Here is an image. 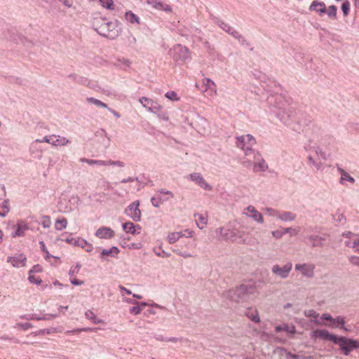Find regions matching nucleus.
Returning a JSON list of instances; mask_svg holds the SVG:
<instances>
[{"label": "nucleus", "instance_id": "nucleus-1", "mask_svg": "<svg viewBox=\"0 0 359 359\" xmlns=\"http://www.w3.org/2000/svg\"><path fill=\"white\" fill-rule=\"evenodd\" d=\"M93 27L100 35L111 40L116 39L120 34L121 28L118 21L106 22L104 19L95 20Z\"/></svg>", "mask_w": 359, "mask_h": 359}, {"label": "nucleus", "instance_id": "nucleus-2", "mask_svg": "<svg viewBox=\"0 0 359 359\" xmlns=\"http://www.w3.org/2000/svg\"><path fill=\"white\" fill-rule=\"evenodd\" d=\"M274 103V107L277 111H275L276 117L285 125L290 126L293 122L295 112L290 107L280 95H277Z\"/></svg>", "mask_w": 359, "mask_h": 359}, {"label": "nucleus", "instance_id": "nucleus-3", "mask_svg": "<svg viewBox=\"0 0 359 359\" xmlns=\"http://www.w3.org/2000/svg\"><path fill=\"white\" fill-rule=\"evenodd\" d=\"M255 291L252 285L241 284L239 286L230 289L224 292V296L236 303L244 302L248 300L250 295Z\"/></svg>", "mask_w": 359, "mask_h": 359}, {"label": "nucleus", "instance_id": "nucleus-4", "mask_svg": "<svg viewBox=\"0 0 359 359\" xmlns=\"http://www.w3.org/2000/svg\"><path fill=\"white\" fill-rule=\"evenodd\" d=\"M220 236L226 241L237 242L239 243H245V232L238 229L230 230L224 227L219 228Z\"/></svg>", "mask_w": 359, "mask_h": 359}, {"label": "nucleus", "instance_id": "nucleus-5", "mask_svg": "<svg viewBox=\"0 0 359 359\" xmlns=\"http://www.w3.org/2000/svg\"><path fill=\"white\" fill-rule=\"evenodd\" d=\"M236 146L243 150L245 156H250L254 153L252 147L256 144L255 138L250 134L236 137Z\"/></svg>", "mask_w": 359, "mask_h": 359}, {"label": "nucleus", "instance_id": "nucleus-6", "mask_svg": "<svg viewBox=\"0 0 359 359\" xmlns=\"http://www.w3.org/2000/svg\"><path fill=\"white\" fill-rule=\"evenodd\" d=\"M356 341L357 339L337 336L334 344L339 346L340 351L344 355H348L354 349H356Z\"/></svg>", "mask_w": 359, "mask_h": 359}, {"label": "nucleus", "instance_id": "nucleus-7", "mask_svg": "<svg viewBox=\"0 0 359 359\" xmlns=\"http://www.w3.org/2000/svg\"><path fill=\"white\" fill-rule=\"evenodd\" d=\"M170 51L173 60L176 62H185L190 58L189 49L181 44H176Z\"/></svg>", "mask_w": 359, "mask_h": 359}, {"label": "nucleus", "instance_id": "nucleus-8", "mask_svg": "<svg viewBox=\"0 0 359 359\" xmlns=\"http://www.w3.org/2000/svg\"><path fill=\"white\" fill-rule=\"evenodd\" d=\"M292 269V263L287 262L285 265L280 266L278 264H274L271 268V272L275 276L285 279L287 278Z\"/></svg>", "mask_w": 359, "mask_h": 359}, {"label": "nucleus", "instance_id": "nucleus-9", "mask_svg": "<svg viewBox=\"0 0 359 359\" xmlns=\"http://www.w3.org/2000/svg\"><path fill=\"white\" fill-rule=\"evenodd\" d=\"M140 201H135L130 204L124 210V213L135 222L141 220V210L139 208Z\"/></svg>", "mask_w": 359, "mask_h": 359}, {"label": "nucleus", "instance_id": "nucleus-10", "mask_svg": "<svg viewBox=\"0 0 359 359\" xmlns=\"http://www.w3.org/2000/svg\"><path fill=\"white\" fill-rule=\"evenodd\" d=\"M316 266L312 263L297 264L294 269L297 271H299L304 277L311 278L314 276V270Z\"/></svg>", "mask_w": 359, "mask_h": 359}, {"label": "nucleus", "instance_id": "nucleus-11", "mask_svg": "<svg viewBox=\"0 0 359 359\" xmlns=\"http://www.w3.org/2000/svg\"><path fill=\"white\" fill-rule=\"evenodd\" d=\"M139 101L144 108L152 113L156 114L162 109V106L160 104L148 97H142Z\"/></svg>", "mask_w": 359, "mask_h": 359}, {"label": "nucleus", "instance_id": "nucleus-12", "mask_svg": "<svg viewBox=\"0 0 359 359\" xmlns=\"http://www.w3.org/2000/svg\"><path fill=\"white\" fill-rule=\"evenodd\" d=\"M189 179L205 190L211 191L212 189V186L205 180L202 175L199 172L190 174Z\"/></svg>", "mask_w": 359, "mask_h": 359}, {"label": "nucleus", "instance_id": "nucleus-13", "mask_svg": "<svg viewBox=\"0 0 359 359\" xmlns=\"http://www.w3.org/2000/svg\"><path fill=\"white\" fill-rule=\"evenodd\" d=\"M312 338H320L323 340L330 341L334 344L337 335L330 333L327 330L317 329L312 332Z\"/></svg>", "mask_w": 359, "mask_h": 359}, {"label": "nucleus", "instance_id": "nucleus-14", "mask_svg": "<svg viewBox=\"0 0 359 359\" xmlns=\"http://www.w3.org/2000/svg\"><path fill=\"white\" fill-rule=\"evenodd\" d=\"M65 241L75 246H79L84 248L86 252H91L93 249L92 244L88 243L86 240L81 238H78L76 239L74 238H65Z\"/></svg>", "mask_w": 359, "mask_h": 359}, {"label": "nucleus", "instance_id": "nucleus-15", "mask_svg": "<svg viewBox=\"0 0 359 359\" xmlns=\"http://www.w3.org/2000/svg\"><path fill=\"white\" fill-rule=\"evenodd\" d=\"M27 262L26 257L21 254L18 256L8 257L7 262L12 264L13 266L19 268L25 266Z\"/></svg>", "mask_w": 359, "mask_h": 359}, {"label": "nucleus", "instance_id": "nucleus-16", "mask_svg": "<svg viewBox=\"0 0 359 359\" xmlns=\"http://www.w3.org/2000/svg\"><path fill=\"white\" fill-rule=\"evenodd\" d=\"M114 235V231L110 227L107 226L100 227L95 232V236L102 239H109Z\"/></svg>", "mask_w": 359, "mask_h": 359}, {"label": "nucleus", "instance_id": "nucleus-17", "mask_svg": "<svg viewBox=\"0 0 359 359\" xmlns=\"http://www.w3.org/2000/svg\"><path fill=\"white\" fill-rule=\"evenodd\" d=\"M15 231L12 233V237H22L25 235L26 231L29 229V226L27 224L22 221H20L17 223V224L15 226Z\"/></svg>", "mask_w": 359, "mask_h": 359}, {"label": "nucleus", "instance_id": "nucleus-18", "mask_svg": "<svg viewBox=\"0 0 359 359\" xmlns=\"http://www.w3.org/2000/svg\"><path fill=\"white\" fill-rule=\"evenodd\" d=\"M309 11H315L320 15L326 13V5L323 1H313L309 6Z\"/></svg>", "mask_w": 359, "mask_h": 359}, {"label": "nucleus", "instance_id": "nucleus-19", "mask_svg": "<svg viewBox=\"0 0 359 359\" xmlns=\"http://www.w3.org/2000/svg\"><path fill=\"white\" fill-rule=\"evenodd\" d=\"M246 210L250 213H245L248 217L252 218L258 223L262 224L264 222L262 215L259 211H257L254 206L249 205Z\"/></svg>", "mask_w": 359, "mask_h": 359}, {"label": "nucleus", "instance_id": "nucleus-20", "mask_svg": "<svg viewBox=\"0 0 359 359\" xmlns=\"http://www.w3.org/2000/svg\"><path fill=\"white\" fill-rule=\"evenodd\" d=\"M54 137H56L55 135H46V136L43 137V138L41 140L36 139L34 141H33L31 143L30 148H29V151H30L31 154L34 153V149H35V147H36L38 146L39 143L46 142V143H49L51 144V142H53Z\"/></svg>", "mask_w": 359, "mask_h": 359}, {"label": "nucleus", "instance_id": "nucleus-21", "mask_svg": "<svg viewBox=\"0 0 359 359\" xmlns=\"http://www.w3.org/2000/svg\"><path fill=\"white\" fill-rule=\"evenodd\" d=\"M122 227L126 233H131L133 235L140 233V232H136V227H137L138 229H141L139 225L135 226L133 222H130L123 224Z\"/></svg>", "mask_w": 359, "mask_h": 359}, {"label": "nucleus", "instance_id": "nucleus-22", "mask_svg": "<svg viewBox=\"0 0 359 359\" xmlns=\"http://www.w3.org/2000/svg\"><path fill=\"white\" fill-rule=\"evenodd\" d=\"M119 252V249L116 246H113L109 249H103L100 252V257L102 258L103 256L116 257Z\"/></svg>", "mask_w": 359, "mask_h": 359}, {"label": "nucleus", "instance_id": "nucleus-23", "mask_svg": "<svg viewBox=\"0 0 359 359\" xmlns=\"http://www.w3.org/2000/svg\"><path fill=\"white\" fill-rule=\"evenodd\" d=\"M338 171L341 174V178L339 180L340 184H344V181H348L351 183H354L355 180L353 177H352L347 172H346L344 169L341 168L337 166Z\"/></svg>", "mask_w": 359, "mask_h": 359}, {"label": "nucleus", "instance_id": "nucleus-24", "mask_svg": "<svg viewBox=\"0 0 359 359\" xmlns=\"http://www.w3.org/2000/svg\"><path fill=\"white\" fill-rule=\"evenodd\" d=\"M275 330L276 332H280L282 331H285L286 332L290 333V334H295L296 333V328L294 325H292L290 327L287 324L284 323L282 325H277L275 327Z\"/></svg>", "mask_w": 359, "mask_h": 359}, {"label": "nucleus", "instance_id": "nucleus-25", "mask_svg": "<svg viewBox=\"0 0 359 359\" xmlns=\"http://www.w3.org/2000/svg\"><path fill=\"white\" fill-rule=\"evenodd\" d=\"M278 218L284 222H291L296 219V215L291 212H279Z\"/></svg>", "mask_w": 359, "mask_h": 359}, {"label": "nucleus", "instance_id": "nucleus-26", "mask_svg": "<svg viewBox=\"0 0 359 359\" xmlns=\"http://www.w3.org/2000/svg\"><path fill=\"white\" fill-rule=\"evenodd\" d=\"M169 198H163L160 194H156L154 196L151 198V204L158 208L163 202L168 201Z\"/></svg>", "mask_w": 359, "mask_h": 359}, {"label": "nucleus", "instance_id": "nucleus-27", "mask_svg": "<svg viewBox=\"0 0 359 359\" xmlns=\"http://www.w3.org/2000/svg\"><path fill=\"white\" fill-rule=\"evenodd\" d=\"M125 18H126V20L131 24H133V23H137L138 25L140 24V18L130 11H127L126 13Z\"/></svg>", "mask_w": 359, "mask_h": 359}, {"label": "nucleus", "instance_id": "nucleus-28", "mask_svg": "<svg viewBox=\"0 0 359 359\" xmlns=\"http://www.w3.org/2000/svg\"><path fill=\"white\" fill-rule=\"evenodd\" d=\"M184 236L182 231L172 232L168 236V241L169 243H175Z\"/></svg>", "mask_w": 359, "mask_h": 359}, {"label": "nucleus", "instance_id": "nucleus-29", "mask_svg": "<svg viewBox=\"0 0 359 359\" xmlns=\"http://www.w3.org/2000/svg\"><path fill=\"white\" fill-rule=\"evenodd\" d=\"M55 138L56 139L53 140V142H51V144L53 146H65L69 142V140L65 137L57 135Z\"/></svg>", "mask_w": 359, "mask_h": 359}, {"label": "nucleus", "instance_id": "nucleus-30", "mask_svg": "<svg viewBox=\"0 0 359 359\" xmlns=\"http://www.w3.org/2000/svg\"><path fill=\"white\" fill-rule=\"evenodd\" d=\"M57 316V315L55 314V315H47V316H44V317H40V316H38L36 314H32L29 317L22 316L21 318H25L27 320H50V319L56 317Z\"/></svg>", "mask_w": 359, "mask_h": 359}, {"label": "nucleus", "instance_id": "nucleus-31", "mask_svg": "<svg viewBox=\"0 0 359 359\" xmlns=\"http://www.w3.org/2000/svg\"><path fill=\"white\" fill-rule=\"evenodd\" d=\"M10 210L8 200H4L0 205V217H4Z\"/></svg>", "mask_w": 359, "mask_h": 359}, {"label": "nucleus", "instance_id": "nucleus-32", "mask_svg": "<svg viewBox=\"0 0 359 359\" xmlns=\"http://www.w3.org/2000/svg\"><path fill=\"white\" fill-rule=\"evenodd\" d=\"M332 323L333 325L336 324V325H334L335 327H338L339 325H341L340 327V329H342L345 331L348 330L346 327L344 326V325L345 323L344 318V317H342L341 316H338L336 318H334V320H332Z\"/></svg>", "mask_w": 359, "mask_h": 359}, {"label": "nucleus", "instance_id": "nucleus-33", "mask_svg": "<svg viewBox=\"0 0 359 359\" xmlns=\"http://www.w3.org/2000/svg\"><path fill=\"white\" fill-rule=\"evenodd\" d=\"M67 226V220L66 218L63 217L62 219H58L55 221V228L57 231H62L66 229Z\"/></svg>", "mask_w": 359, "mask_h": 359}, {"label": "nucleus", "instance_id": "nucleus-34", "mask_svg": "<svg viewBox=\"0 0 359 359\" xmlns=\"http://www.w3.org/2000/svg\"><path fill=\"white\" fill-rule=\"evenodd\" d=\"M268 169V165L266 163L264 159L263 158L259 162L255 163L254 165V171H265Z\"/></svg>", "mask_w": 359, "mask_h": 359}, {"label": "nucleus", "instance_id": "nucleus-35", "mask_svg": "<svg viewBox=\"0 0 359 359\" xmlns=\"http://www.w3.org/2000/svg\"><path fill=\"white\" fill-rule=\"evenodd\" d=\"M80 161L86 163L89 165H107L106 161L102 160H93L86 158H80Z\"/></svg>", "mask_w": 359, "mask_h": 359}, {"label": "nucleus", "instance_id": "nucleus-36", "mask_svg": "<svg viewBox=\"0 0 359 359\" xmlns=\"http://www.w3.org/2000/svg\"><path fill=\"white\" fill-rule=\"evenodd\" d=\"M86 100L88 103L93 104L96 105L97 107L108 109V106L107 105V104L104 103L101 100H97L96 98H94L92 97H87Z\"/></svg>", "mask_w": 359, "mask_h": 359}, {"label": "nucleus", "instance_id": "nucleus-37", "mask_svg": "<svg viewBox=\"0 0 359 359\" xmlns=\"http://www.w3.org/2000/svg\"><path fill=\"white\" fill-rule=\"evenodd\" d=\"M345 245L347 247L355 248V252L359 253V238L354 239L353 241H348L345 242Z\"/></svg>", "mask_w": 359, "mask_h": 359}, {"label": "nucleus", "instance_id": "nucleus-38", "mask_svg": "<svg viewBox=\"0 0 359 359\" xmlns=\"http://www.w3.org/2000/svg\"><path fill=\"white\" fill-rule=\"evenodd\" d=\"M318 235H311L308 237V240L310 242L311 245L313 248L317 247V246H323V243L318 242Z\"/></svg>", "mask_w": 359, "mask_h": 359}, {"label": "nucleus", "instance_id": "nucleus-39", "mask_svg": "<svg viewBox=\"0 0 359 359\" xmlns=\"http://www.w3.org/2000/svg\"><path fill=\"white\" fill-rule=\"evenodd\" d=\"M195 217H198L197 219V225L200 228V229H203L204 227V226L207 224V219L206 217H203L202 215H199V214H197V215H194Z\"/></svg>", "mask_w": 359, "mask_h": 359}, {"label": "nucleus", "instance_id": "nucleus-40", "mask_svg": "<svg viewBox=\"0 0 359 359\" xmlns=\"http://www.w3.org/2000/svg\"><path fill=\"white\" fill-rule=\"evenodd\" d=\"M172 252L184 258H189V257H192L191 254H190L187 251H182L181 249H180L177 247L174 248L172 249Z\"/></svg>", "mask_w": 359, "mask_h": 359}, {"label": "nucleus", "instance_id": "nucleus-41", "mask_svg": "<svg viewBox=\"0 0 359 359\" xmlns=\"http://www.w3.org/2000/svg\"><path fill=\"white\" fill-rule=\"evenodd\" d=\"M85 316H86L87 318L92 320L94 324H99L102 322L101 320L97 318L95 313L90 310H88L86 312Z\"/></svg>", "mask_w": 359, "mask_h": 359}, {"label": "nucleus", "instance_id": "nucleus-42", "mask_svg": "<svg viewBox=\"0 0 359 359\" xmlns=\"http://www.w3.org/2000/svg\"><path fill=\"white\" fill-rule=\"evenodd\" d=\"M100 3L102 7L108 10H114V5L113 0H100Z\"/></svg>", "mask_w": 359, "mask_h": 359}, {"label": "nucleus", "instance_id": "nucleus-43", "mask_svg": "<svg viewBox=\"0 0 359 359\" xmlns=\"http://www.w3.org/2000/svg\"><path fill=\"white\" fill-rule=\"evenodd\" d=\"M337 8L334 5L330 6L328 7L327 11L326 10V13L329 18H336L337 17Z\"/></svg>", "mask_w": 359, "mask_h": 359}, {"label": "nucleus", "instance_id": "nucleus-44", "mask_svg": "<svg viewBox=\"0 0 359 359\" xmlns=\"http://www.w3.org/2000/svg\"><path fill=\"white\" fill-rule=\"evenodd\" d=\"M229 34L233 36L235 39H238L243 44L246 41L245 39L233 28H232V30L230 32Z\"/></svg>", "mask_w": 359, "mask_h": 359}, {"label": "nucleus", "instance_id": "nucleus-45", "mask_svg": "<svg viewBox=\"0 0 359 359\" xmlns=\"http://www.w3.org/2000/svg\"><path fill=\"white\" fill-rule=\"evenodd\" d=\"M147 3L158 10L163 8V3L160 0H147Z\"/></svg>", "mask_w": 359, "mask_h": 359}, {"label": "nucleus", "instance_id": "nucleus-46", "mask_svg": "<svg viewBox=\"0 0 359 359\" xmlns=\"http://www.w3.org/2000/svg\"><path fill=\"white\" fill-rule=\"evenodd\" d=\"M39 245H40V246H41V249L42 252H44V253L46 254V255H45V259H49L50 257H53V255H50V253L48 252V250H47V248H46V245H45V243H44V242H43V241H40V242H39ZM54 258H55V259H58L59 257H54Z\"/></svg>", "mask_w": 359, "mask_h": 359}, {"label": "nucleus", "instance_id": "nucleus-47", "mask_svg": "<svg viewBox=\"0 0 359 359\" xmlns=\"http://www.w3.org/2000/svg\"><path fill=\"white\" fill-rule=\"evenodd\" d=\"M217 25L221 29H222L224 32H227L228 34L230 33L233 28L229 24L223 21H218Z\"/></svg>", "mask_w": 359, "mask_h": 359}, {"label": "nucleus", "instance_id": "nucleus-48", "mask_svg": "<svg viewBox=\"0 0 359 359\" xmlns=\"http://www.w3.org/2000/svg\"><path fill=\"white\" fill-rule=\"evenodd\" d=\"M41 225L43 228L48 229L51 226V220L50 216H43Z\"/></svg>", "mask_w": 359, "mask_h": 359}, {"label": "nucleus", "instance_id": "nucleus-49", "mask_svg": "<svg viewBox=\"0 0 359 359\" xmlns=\"http://www.w3.org/2000/svg\"><path fill=\"white\" fill-rule=\"evenodd\" d=\"M287 355L292 359H313V356H305L304 355L293 354L290 352L287 353Z\"/></svg>", "mask_w": 359, "mask_h": 359}, {"label": "nucleus", "instance_id": "nucleus-50", "mask_svg": "<svg viewBox=\"0 0 359 359\" xmlns=\"http://www.w3.org/2000/svg\"><path fill=\"white\" fill-rule=\"evenodd\" d=\"M341 10L344 16H346L350 10V3L346 0L341 5Z\"/></svg>", "mask_w": 359, "mask_h": 359}, {"label": "nucleus", "instance_id": "nucleus-51", "mask_svg": "<svg viewBox=\"0 0 359 359\" xmlns=\"http://www.w3.org/2000/svg\"><path fill=\"white\" fill-rule=\"evenodd\" d=\"M264 211L269 216H273V217H278L279 212L273 208H266L264 209Z\"/></svg>", "mask_w": 359, "mask_h": 359}, {"label": "nucleus", "instance_id": "nucleus-52", "mask_svg": "<svg viewBox=\"0 0 359 359\" xmlns=\"http://www.w3.org/2000/svg\"><path fill=\"white\" fill-rule=\"evenodd\" d=\"M28 280L31 283H34L36 285H40L42 282L41 279L39 277H36L33 275H29L28 277Z\"/></svg>", "mask_w": 359, "mask_h": 359}, {"label": "nucleus", "instance_id": "nucleus-53", "mask_svg": "<svg viewBox=\"0 0 359 359\" xmlns=\"http://www.w3.org/2000/svg\"><path fill=\"white\" fill-rule=\"evenodd\" d=\"M165 96L171 100H178L177 95L175 91H168L165 93Z\"/></svg>", "mask_w": 359, "mask_h": 359}, {"label": "nucleus", "instance_id": "nucleus-54", "mask_svg": "<svg viewBox=\"0 0 359 359\" xmlns=\"http://www.w3.org/2000/svg\"><path fill=\"white\" fill-rule=\"evenodd\" d=\"M304 315L306 317H313L314 318H316L318 317L319 314L313 309L306 310L304 311Z\"/></svg>", "mask_w": 359, "mask_h": 359}, {"label": "nucleus", "instance_id": "nucleus-55", "mask_svg": "<svg viewBox=\"0 0 359 359\" xmlns=\"http://www.w3.org/2000/svg\"><path fill=\"white\" fill-rule=\"evenodd\" d=\"M141 311L142 308L140 307V306H139V304H137V306H133L130 309V313L133 315H138L141 313Z\"/></svg>", "mask_w": 359, "mask_h": 359}, {"label": "nucleus", "instance_id": "nucleus-56", "mask_svg": "<svg viewBox=\"0 0 359 359\" xmlns=\"http://www.w3.org/2000/svg\"><path fill=\"white\" fill-rule=\"evenodd\" d=\"M251 155H253V164L254 165H255V163L259 162L263 159L261 154L258 151H255V150H254V153H251Z\"/></svg>", "mask_w": 359, "mask_h": 359}, {"label": "nucleus", "instance_id": "nucleus-57", "mask_svg": "<svg viewBox=\"0 0 359 359\" xmlns=\"http://www.w3.org/2000/svg\"><path fill=\"white\" fill-rule=\"evenodd\" d=\"M107 165H117L119 167H123L124 163L122 161H106Z\"/></svg>", "mask_w": 359, "mask_h": 359}, {"label": "nucleus", "instance_id": "nucleus-58", "mask_svg": "<svg viewBox=\"0 0 359 359\" xmlns=\"http://www.w3.org/2000/svg\"><path fill=\"white\" fill-rule=\"evenodd\" d=\"M156 114L160 119L163 120V121H168L169 117H168L167 112L162 111L161 110V111H158Z\"/></svg>", "mask_w": 359, "mask_h": 359}, {"label": "nucleus", "instance_id": "nucleus-59", "mask_svg": "<svg viewBox=\"0 0 359 359\" xmlns=\"http://www.w3.org/2000/svg\"><path fill=\"white\" fill-rule=\"evenodd\" d=\"M76 83L83 86H88L89 84V80L86 77L79 76Z\"/></svg>", "mask_w": 359, "mask_h": 359}, {"label": "nucleus", "instance_id": "nucleus-60", "mask_svg": "<svg viewBox=\"0 0 359 359\" xmlns=\"http://www.w3.org/2000/svg\"><path fill=\"white\" fill-rule=\"evenodd\" d=\"M271 233H272L273 236L274 238H276V239H279V238H282L283 236L284 235V232H283L282 230H279V229L273 231L271 232Z\"/></svg>", "mask_w": 359, "mask_h": 359}, {"label": "nucleus", "instance_id": "nucleus-61", "mask_svg": "<svg viewBox=\"0 0 359 359\" xmlns=\"http://www.w3.org/2000/svg\"><path fill=\"white\" fill-rule=\"evenodd\" d=\"M157 194H160V195L161 194L168 195L170 198L174 197L172 192H171L170 191H168V190H165L164 189H161L158 190Z\"/></svg>", "mask_w": 359, "mask_h": 359}, {"label": "nucleus", "instance_id": "nucleus-62", "mask_svg": "<svg viewBox=\"0 0 359 359\" xmlns=\"http://www.w3.org/2000/svg\"><path fill=\"white\" fill-rule=\"evenodd\" d=\"M315 152L318 156H320L323 159L326 158L325 152L323 151V149L320 147H316L315 149Z\"/></svg>", "mask_w": 359, "mask_h": 359}, {"label": "nucleus", "instance_id": "nucleus-63", "mask_svg": "<svg viewBox=\"0 0 359 359\" xmlns=\"http://www.w3.org/2000/svg\"><path fill=\"white\" fill-rule=\"evenodd\" d=\"M203 83L207 86L208 88H210L211 86H215V83L208 78H205L203 79Z\"/></svg>", "mask_w": 359, "mask_h": 359}, {"label": "nucleus", "instance_id": "nucleus-64", "mask_svg": "<svg viewBox=\"0 0 359 359\" xmlns=\"http://www.w3.org/2000/svg\"><path fill=\"white\" fill-rule=\"evenodd\" d=\"M42 271V267L39 265V264H36V265H34L32 269H30V271H29V273H34V272H36V273H39V272H41Z\"/></svg>", "mask_w": 359, "mask_h": 359}]
</instances>
